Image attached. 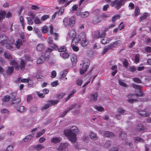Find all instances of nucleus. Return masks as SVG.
I'll return each instance as SVG.
<instances>
[{"mask_svg": "<svg viewBox=\"0 0 151 151\" xmlns=\"http://www.w3.org/2000/svg\"><path fill=\"white\" fill-rule=\"evenodd\" d=\"M79 130L75 126L72 127L70 129H67L64 131L65 135L68 139L72 142H75L76 134H78Z\"/></svg>", "mask_w": 151, "mask_h": 151, "instance_id": "1", "label": "nucleus"}, {"mask_svg": "<svg viewBox=\"0 0 151 151\" xmlns=\"http://www.w3.org/2000/svg\"><path fill=\"white\" fill-rule=\"evenodd\" d=\"M75 18L73 16L69 18L67 17L64 18L63 22L65 26L72 27L75 24Z\"/></svg>", "mask_w": 151, "mask_h": 151, "instance_id": "2", "label": "nucleus"}, {"mask_svg": "<svg viewBox=\"0 0 151 151\" xmlns=\"http://www.w3.org/2000/svg\"><path fill=\"white\" fill-rule=\"evenodd\" d=\"M10 64L14 66L15 68L16 69L18 70L20 68L22 70H23L25 66L24 61L23 60H21L20 66L18 65L17 63L14 60H12L10 62Z\"/></svg>", "mask_w": 151, "mask_h": 151, "instance_id": "3", "label": "nucleus"}, {"mask_svg": "<svg viewBox=\"0 0 151 151\" xmlns=\"http://www.w3.org/2000/svg\"><path fill=\"white\" fill-rule=\"evenodd\" d=\"M16 101L17 102H13L11 105L13 106L15 108H16L17 110L19 112H23L26 111L25 109L24 106L18 105V104L20 102L21 100L19 98H17L16 99Z\"/></svg>", "mask_w": 151, "mask_h": 151, "instance_id": "4", "label": "nucleus"}, {"mask_svg": "<svg viewBox=\"0 0 151 151\" xmlns=\"http://www.w3.org/2000/svg\"><path fill=\"white\" fill-rule=\"evenodd\" d=\"M124 4V2L123 0H116L111 2L110 5L111 6H114L116 9L119 10Z\"/></svg>", "mask_w": 151, "mask_h": 151, "instance_id": "5", "label": "nucleus"}, {"mask_svg": "<svg viewBox=\"0 0 151 151\" xmlns=\"http://www.w3.org/2000/svg\"><path fill=\"white\" fill-rule=\"evenodd\" d=\"M80 37V40L81 41V44L83 47H86L88 44V41L86 39V35L84 33L81 34L79 35Z\"/></svg>", "mask_w": 151, "mask_h": 151, "instance_id": "6", "label": "nucleus"}, {"mask_svg": "<svg viewBox=\"0 0 151 151\" xmlns=\"http://www.w3.org/2000/svg\"><path fill=\"white\" fill-rule=\"evenodd\" d=\"M89 65L90 62L88 60H87L86 62L83 63L82 68L80 70V73L81 75L85 73L89 67Z\"/></svg>", "mask_w": 151, "mask_h": 151, "instance_id": "7", "label": "nucleus"}, {"mask_svg": "<svg viewBox=\"0 0 151 151\" xmlns=\"http://www.w3.org/2000/svg\"><path fill=\"white\" fill-rule=\"evenodd\" d=\"M132 86L134 88L139 90V93H136L135 94V95L137 97L139 96H143V93L142 91L141 90V86L138 85L134 84H132Z\"/></svg>", "mask_w": 151, "mask_h": 151, "instance_id": "8", "label": "nucleus"}, {"mask_svg": "<svg viewBox=\"0 0 151 151\" xmlns=\"http://www.w3.org/2000/svg\"><path fill=\"white\" fill-rule=\"evenodd\" d=\"M8 38L6 35H0V44L3 45L7 42Z\"/></svg>", "mask_w": 151, "mask_h": 151, "instance_id": "9", "label": "nucleus"}, {"mask_svg": "<svg viewBox=\"0 0 151 151\" xmlns=\"http://www.w3.org/2000/svg\"><path fill=\"white\" fill-rule=\"evenodd\" d=\"M105 32L106 31L96 32L94 34V37L96 39L102 38L106 35Z\"/></svg>", "mask_w": 151, "mask_h": 151, "instance_id": "10", "label": "nucleus"}, {"mask_svg": "<svg viewBox=\"0 0 151 151\" xmlns=\"http://www.w3.org/2000/svg\"><path fill=\"white\" fill-rule=\"evenodd\" d=\"M76 33L75 31L72 29L70 30L68 33V36H67V39L69 40V39H71L74 38L76 37Z\"/></svg>", "mask_w": 151, "mask_h": 151, "instance_id": "11", "label": "nucleus"}, {"mask_svg": "<svg viewBox=\"0 0 151 151\" xmlns=\"http://www.w3.org/2000/svg\"><path fill=\"white\" fill-rule=\"evenodd\" d=\"M75 106V105H73L70 106L67 110H65L62 114L60 115V117H63L65 116L68 112L73 109Z\"/></svg>", "mask_w": 151, "mask_h": 151, "instance_id": "12", "label": "nucleus"}, {"mask_svg": "<svg viewBox=\"0 0 151 151\" xmlns=\"http://www.w3.org/2000/svg\"><path fill=\"white\" fill-rule=\"evenodd\" d=\"M89 15V12H85L82 13H78L77 15L79 16L82 18H84L88 16Z\"/></svg>", "mask_w": 151, "mask_h": 151, "instance_id": "13", "label": "nucleus"}, {"mask_svg": "<svg viewBox=\"0 0 151 151\" xmlns=\"http://www.w3.org/2000/svg\"><path fill=\"white\" fill-rule=\"evenodd\" d=\"M70 60L72 62L73 65H75L77 62L76 55L74 54H73L70 56Z\"/></svg>", "mask_w": 151, "mask_h": 151, "instance_id": "14", "label": "nucleus"}, {"mask_svg": "<svg viewBox=\"0 0 151 151\" xmlns=\"http://www.w3.org/2000/svg\"><path fill=\"white\" fill-rule=\"evenodd\" d=\"M34 135V133L27 135L23 139V141L24 142L29 141L32 138Z\"/></svg>", "mask_w": 151, "mask_h": 151, "instance_id": "15", "label": "nucleus"}, {"mask_svg": "<svg viewBox=\"0 0 151 151\" xmlns=\"http://www.w3.org/2000/svg\"><path fill=\"white\" fill-rule=\"evenodd\" d=\"M46 57L44 55H41L37 60V63L38 64H42L44 62Z\"/></svg>", "mask_w": 151, "mask_h": 151, "instance_id": "16", "label": "nucleus"}, {"mask_svg": "<svg viewBox=\"0 0 151 151\" xmlns=\"http://www.w3.org/2000/svg\"><path fill=\"white\" fill-rule=\"evenodd\" d=\"M50 32L51 35H53L54 36V39L55 40H58V34L57 33H53V28L52 26H50Z\"/></svg>", "mask_w": 151, "mask_h": 151, "instance_id": "17", "label": "nucleus"}, {"mask_svg": "<svg viewBox=\"0 0 151 151\" xmlns=\"http://www.w3.org/2000/svg\"><path fill=\"white\" fill-rule=\"evenodd\" d=\"M101 20V17L96 16L93 18V22L94 24H96L100 22Z\"/></svg>", "mask_w": 151, "mask_h": 151, "instance_id": "18", "label": "nucleus"}, {"mask_svg": "<svg viewBox=\"0 0 151 151\" xmlns=\"http://www.w3.org/2000/svg\"><path fill=\"white\" fill-rule=\"evenodd\" d=\"M90 97L91 100L95 101L97 99L98 94L96 93H92Z\"/></svg>", "mask_w": 151, "mask_h": 151, "instance_id": "19", "label": "nucleus"}, {"mask_svg": "<svg viewBox=\"0 0 151 151\" xmlns=\"http://www.w3.org/2000/svg\"><path fill=\"white\" fill-rule=\"evenodd\" d=\"M150 14L147 13H144L140 17L139 21V22H141L142 20L146 19V18L150 16Z\"/></svg>", "mask_w": 151, "mask_h": 151, "instance_id": "20", "label": "nucleus"}, {"mask_svg": "<svg viewBox=\"0 0 151 151\" xmlns=\"http://www.w3.org/2000/svg\"><path fill=\"white\" fill-rule=\"evenodd\" d=\"M14 68L12 66H8L6 70V73L7 75H11L13 72Z\"/></svg>", "mask_w": 151, "mask_h": 151, "instance_id": "21", "label": "nucleus"}, {"mask_svg": "<svg viewBox=\"0 0 151 151\" xmlns=\"http://www.w3.org/2000/svg\"><path fill=\"white\" fill-rule=\"evenodd\" d=\"M90 138L93 140H97L98 139V138L96 134L92 132H91L89 134Z\"/></svg>", "mask_w": 151, "mask_h": 151, "instance_id": "22", "label": "nucleus"}, {"mask_svg": "<svg viewBox=\"0 0 151 151\" xmlns=\"http://www.w3.org/2000/svg\"><path fill=\"white\" fill-rule=\"evenodd\" d=\"M109 39L106 37H104L101 40V42L102 44H106L109 43Z\"/></svg>", "mask_w": 151, "mask_h": 151, "instance_id": "23", "label": "nucleus"}, {"mask_svg": "<svg viewBox=\"0 0 151 151\" xmlns=\"http://www.w3.org/2000/svg\"><path fill=\"white\" fill-rule=\"evenodd\" d=\"M104 134L105 136L110 138H111L114 136V134L113 133L108 131L104 132Z\"/></svg>", "mask_w": 151, "mask_h": 151, "instance_id": "24", "label": "nucleus"}, {"mask_svg": "<svg viewBox=\"0 0 151 151\" xmlns=\"http://www.w3.org/2000/svg\"><path fill=\"white\" fill-rule=\"evenodd\" d=\"M137 113L141 116H147L149 115L145 111L142 110L139 111L137 112Z\"/></svg>", "mask_w": 151, "mask_h": 151, "instance_id": "25", "label": "nucleus"}, {"mask_svg": "<svg viewBox=\"0 0 151 151\" xmlns=\"http://www.w3.org/2000/svg\"><path fill=\"white\" fill-rule=\"evenodd\" d=\"M71 45H77L79 41V39L77 37H75L71 39Z\"/></svg>", "mask_w": 151, "mask_h": 151, "instance_id": "26", "label": "nucleus"}, {"mask_svg": "<svg viewBox=\"0 0 151 151\" xmlns=\"http://www.w3.org/2000/svg\"><path fill=\"white\" fill-rule=\"evenodd\" d=\"M127 134L125 132H122L120 134H119V137H121L122 139L123 140L126 139Z\"/></svg>", "mask_w": 151, "mask_h": 151, "instance_id": "27", "label": "nucleus"}, {"mask_svg": "<svg viewBox=\"0 0 151 151\" xmlns=\"http://www.w3.org/2000/svg\"><path fill=\"white\" fill-rule=\"evenodd\" d=\"M6 15V12L5 11H0V21L2 20L5 17Z\"/></svg>", "mask_w": 151, "mask_h": 151, "instance_id": "28", "label": "nucleus"}, {"mask_svg": "<svg viewBox=\"0 0 151 151\" xmlns=\"http://www.w3.org/2000/svg\"><path fill=\"white\" fill-rule=\"evenodd\" d=\"M136 129L138 131H142L144 129V127L142 124H139L136 126Z\"/></svg>", "mask_w": 151, "mask_h": 151, "instance_id": "29", "label": "nucleus"}, {"mask_svg": "<svg viewBox=\"0 0 151 151\" xmlns=\"http://www.w3.org/2000/svg\"><path fill=\"white\" fill-rule=\"evenodd\" d=\"M4 56L6 58L10 59L12 58V56L10 53L8 52H5L4 53Z\"/></svg>", "mask_w": 151, "mask_h": 151, "instance_id": "30", "label": "nucleus"}, {"mask_svg": "<svg viewBox=\"0 0 151 151\" xmlns=\"http://www.w3.org/2000/svg\"><path fill=\"white\" fill-rule=\"evenodd\" d=\"M61 141V140L58 137H55L52 138L51 140V142H53L54 143H58Z\"/></svg>", "mask_w": 151, "mask_h": 151, "instance_id": "31", "label": "nucleus"}, {"mask_svg": "<svg viewBox=\"0 0 151 151\" xmlns=\"http://www.w3.org/2000/svg\"><path fill=\"white\" fill-rule=\"evenodd\" d=\"M60 55L64 59L68 58L69 56V54L68 53L65 52L60 53Z\"/></svg>", "mask_w": 151, "mask_h": 151, "instance_id": "32", "label": "nucleus"}, {"mask_svg": "<svg viewBox=\"0 0 151 151\" xmlns=\"http://www.w3.org/2000/svg\"><path fill=\"white\" fill-rule=\"evenodd\" d=\"M44 46L42 44H39L36 47L37 49L39 51H42L44 48Z\"/></svg>", "mask_w": 151, "mask_h": 151, "instance_id": "33", "label": "nucleus"}, {"mask_svg": "<svg viewBox=\"0 0 151 151\" xmlns=\"http://www.w3.org/2000/svg\"><path fill=\"white\" fill-rule=\"evenodd\" d=\"M45 132V130L44 129H43L41 131L38 132L36 135V137L38 138L41 136V135L44 134Z\"/></svg>", "mask_w": 151, "mask_h": 151, "instance_id": "34", "label": "nucleus"}, {"mask_svg": "<svg viewBox=\"0 0 151 151\" xmlns=\"http://www.w3.org/2000/svg\"><path fill=\"white\" fill-rule=\"evenodd\" d=\"M22 44V42L21 40H18L16 41V43L15 44V46L16 47L19 48Z\"/></svg>", "mask_w": 151, "mask_h": 151, "instance_id": "35", "label": "nucleus"}, {"mask_svg": "<svg viewBox=\"0 0 151 151\" xmlns=\"http://www.w3.org/2000/svg\"><path fill=\"white\" fill-rule=\"evenodd\" d=\"M44 148V147L41 144H39L36 145L35 147V149L37 150L40 151L42 149Z\"/></svg>", "mask_w": 151, "mask_h": 151, "instance_id": "36", "label": "nucleus"}, {"mask_svg": "<svg viewBox=\"0 0 151 151\" xmlns=\"http://www.w3.org/2000/svg\"><path fill=\"white\" fill-rule=\"evenodd\" d=\"M16 95V94L15 93H12L11 95V96L10 97V99H12V100L14 101V102H17V101H16V99L15 100Z\"/></svg>", "mask_w": 151, "mask_h": 151, "instance_id": "37", "label": "nucleus"}, {"mask_svg": "<svg viewBox=\"0 0 151 151\" xmlns=\"http://www.w3.org/2000/svg\"><path fill=\"white\" fill-rule=\"evenodd\" d=\"M68 72L66 70H64L63 71L61 72V78H64L67 74Z\"/></svg>", "mask_w": 151, "mask_h": 151, "instance_id": "38", "label": "nucleus"}, {"mask_svg": "<svg viewBox=\"0 0 151 151\" xmlns=\"http://www.w3.org/2000/svg\"><path fill=\"white\" fill-rule=\"evenodd\" d=\"M52 50H53L52 49L49 48H48L47 50L46 51L45 54V57H46V58H47V56H48V54L51 52Z\"/></svg>", "mask_w": 151, "mask_h": 151, "instance_id": "39", "label": "nucleus"}, {"mask_svg": "<svg viewBox=\"0 0 151 151\" xmlns=\"http://www.w3.org/2000/svg\"><path fill=\"white\" fill-rule=\"evenodd\" d=\"M134 140L135 142H143L144 141L142 139L139 137H135Z\"/></svg>", "mask_w": 151, "mask_h": 151, "instance_id": "40", "label": "nucleus"}, {"mask_svg": "<svg viewBox=\"0 0 151 151\" xmlns=\"http://www.w3.org/2000/svg\"><path fill=\"white\" fill-rule=\"evenodd\" d=\"M10 99V96L8 95H7L5 96L2 99L3 102H7Z\"/></svg>", "mask_w": 151, "mask_h": 151, "instance_id": "41", "label": "nucleus"}, {"mask_svg": "<svg viewBox=\"0 0 151 151\" xmlns=\"http://www.w3.org/2000/svg\"><path fill=\"white\" fill-rule=\"evenodd\" d=\"M140 10L138 7H137L135 9L134 15L135 17L137 16L139 14Z\"/></svg>", "mask_w": 151, "mask_h": 151, "instance_id": "42", "label": "nucleus"}, {"mask_svg": "<svg viewBox=\"0 0 151 151\" xmlns=\"http://www.w3.org/2000/svg\"><path fill=\"white\" fill-rule=\"evenodd\" d=\"M59 101V100H50L49 101V102L51 105H55L57 104L58 102Z\"/></svg>", "mask_w": 151, "mask_h": 151, "instance_id": "43", "label": "nucleus"}, {"mask_svg": "<svg viewBox=\"0 0 151 151\" xmlns=\"http://www.w3.org/2000/svg\"><path fill=\"white\" fill-rule=\"evenodd\" d=\"M32 19V18L29 17H27V24L29 25H32L33 23V21Z\"/></svg>", "mask_w": 151, "mask_h": 151, "instance_id": "44", "label": "nucleus"}, {"mask_svg": "<svg viewBox=\"0 0 151 151\" xmlns=\"http://www.w3.org/2000/svg\"><path fill=\"white\" fill-rule=\"evenodd\" d=\"M35 23L37 24H40L41 23V21L40 19L37 17H36L34 19Z\"/></svg>", "mask_w": 151, "mask_h": 151, "instance_id": "45", "label": "nucleus"}, {"mask_svg": "<svg viewBox=\"0 0 151 151\" xmlns=\"http://www.w3.org/2000/svg\"><path fill=\"white\" fill-rule=\"evenodd\" d=\"M117 112L119 114H123L125 112V110L123 109L119 108L117 109Z\"/></svg>", "mask_w": 151, "mask_h": 151, "instance_id": "46", "label": "nucleus"}, {"mask_svg": "<svg viewBox=\"0 0 151 151\" xmlns=\"http://www.w3.org/2000/svg\"><path fill=\"white\" fill-rule=\"evenodd\" d=\"M57 50H58V51L59 52H64L66 50V48L65 46H63L60 47L59 48H58V49Z\"/></svg>", "mask_w": 151, "mask_h": 151, "instance_id": "47", "label": "nucleus"}, {"mask_svg": "<svg viewBox=\"0 0 151 151\" xmlns=\"http://www.w3.org/2000/svg\"><path fill=\"white\" fill-rule=\"evenodd\" d=\"M49 46L55 50H57L58 49V46L55 44L53 43L49 45Z\"/></svg>", "mask_w": 151, "mask_h": 151, "instance_id": "48", "label": "nucleus"}, {"mask_svg": "<svg viewBox=\"0 0 151 151\" xmlns=\"http://www.w3.org/2000/svg\"><path fill=\"white\" fill-rule=\"evenodd\" d=\"M51 106L50 104H45L42 107V109L43 110L46 109H48L49 107Z\"/></svg>", "mask_w": 151, "mask_h": 151, "instance_id": "49", "label": "nucleus"}, {"mask_svg": "<svg viewBox=\"0 0 151 151\" xmlns=\"http://www.w3.org/2000/svg\"><path fill=\"white\" fill-rule=\"evenodd\" d=\"M13 41H14L13 40L11 41V43H9V44H10V45H9L8 44H6V47L7 49H12L13 48L12 44L13 43Z\"/></svg>", "mask_w": 151, "mask_h": 151, "instance_id": "50", "label": "nucleus"}, {"mask_svg": "<svg viewBox=\"0 0 151 151\" xmlns=\"http://www.w3.org/2000/svg\"><path fill=\"white\" fill-rule=\"evenodd\" d=\"M140 55L139 54H137L135 57V61L136 63H138L139 62Z\"/></svg>", "mask_w": 151, "mask_h": 151, "instance_id": "51", "label": "nucleus"}, {"mask_svg": "<svg viewBox=\"0 0 151 151\" xmlns=\"http://www.w3.org/2000/svg\"><path fill=\"white\" fill-rule=\"evenodd\" d=\"M76 92V90H73L70 93L68 96V99H70L72 96H73L74 94Z\"/></svg>", "mask_w": 151, "mask_h": 151, "instance_id": "52", "label": "nucleus"}, {"mask_svg": "<svg viewBox=\"0 0 151 151\" xmlns=\"http://www.w3.org/2000/svg\"><path fill=\"white\" fill-rule=\"evenodd\" d=\"M29 15L30 16L31 18L32 19H34L36 17L35 14L32 12H29Z\"/></svg>", "mask_w": 151, "mask_h": 151, "instance_id": "53", "label": "nucleus"}, {"mask_svg": "<svg viewBox=\"0 0 151 151\" xmlns=\"http://www.w3.org/2000/svg\"><path fill=\"white\" fill-rule=\"evenodd\" d=\"M58 85V81H55L51 83V86L52 87H55Z\"/></svg>", "mask_w": 151, "mask_h": 151, "instance_id": "54", "label": "nucleus"}, {"mask_svg": "<svg viewBox=\"0 0 151 151\" xmlns=\"http://www.w3.org/2000/svg\"><path fill=\"white\" fill-rule=\"evenodd\" d=\"M119 84L122 86L126 87L127 86V85L123 82V81L120 80H118Z\"/></svg>", "mask_w": 151, "mask_h": 151, "instance_id": "55", "label": "nucleus"}, {"mask_svg": "<svg viewBox=\"0 0 151 151\" xmlns=\"http://www.w3.org/2000/svg\"><path fill=\"white\" fill-rule=\"evenodd\" d=\"M65 95V93H61L57 95V98L60 99L63 98Z\"/></svg>", "mask_w": 151, "mask_h": 151, "instance_id": "56", "label": "nucleus"}, {"mask_svg": "<svg viewBox=\"0 0 151 151\" xmlns=\"http://www.w3.org/2000/svg\"><path fill=\"white\" fill-rule=\"evenodd\" d=\"M111 142L110 141H107L104 144V146L106 147H109L111 146Z\"/></svg>", "mask_w": 151, "mask_h": 151, "instance_id": "57", "label": "nucleus"}, {"mask_svg": "<svg viewBox=\"0 0 151 151\" xmlns=\"http://www.w3.org/2000/svg\"><path fill=\"white\" fill-rule=\"evenodd\" d=\"M49 16L47 15H45L42 16L41 18V20L42 21H44L49 18Z\"/></svg>", "mask_w": 151, "mask_h": 151, "instance_id": "58", "label": "nucleus"}, {"mask_svg": "<svg viewBox=\"0 0 151 151\" xmlns=\"http://www.w3.org/2000/svg\"><path fill=\"white\" fill-rule=\"evenodd\" d=\"M31 111L34 112L36 111L37 110V108L36 106H32L30 108Z\"/></svg>", "mask_w": 151, "mask_h": 151, "instance_id": "59", "label": "nucleus"}, {"mask_svg": "<svg viewBox=\"0 0 151 151\" xmlns=\"http://www.w3.org/2000/svg\"><path fill=\"white\" fill-rule=\"evenodd\" d=\"M96 109L99 111H104V108L101 106H96Z\"/></svg>", "mask_w": 151, "mask_h": 151, "instance_id": "60", "label": "nucleus"}, {"mask_svg": "<svg viewBox=\"0 0 151 151\" xmlns=\"http://www.w3.org/2000/svg\"><path fill=\"white\" fill-rule=\"evenodd\" d=\"M83 81L81 80L78 79L76 82V84L79 86H81L82 84Z\"/></svg>", "mask_w": 151, "mask_h": 151, "instance_id": "61", "label": "nucleus"}, {"mask_svg": "<svg viewBox=\"0 0 151 151\" xmlns=\"http://www.w3.org/2000/svg\"><path fill=\"white\" fill-rule=\"evenodd\" d=\"M114 45L112 44V43H111L106 46V47L107 49L108 50H109L111 49L114 47Z\"/></svg>", "mask_w": 151, "mask_h": 151, "instance_id": "62", "label": "nucleus"}, {"mask_svg": "<svg viewBox=\"0 0 151 151\" xmlns=\"http://www.w3.org/2000/svg\"><path fill=\"white\" fill-rule=\"evenodd\" d=\"M146 52L148 53L151 52V47L149 46L146 47L145 49Z\"/></svg>", "mask_w": 151, "mask_h": 151, "instance_id": "63", "label": "nucleus"}, {"mask_svg": "<svg viewBox=\"0 0 151 151\" xmlns=\"http://www.w3.org/2000/svg\"><path fill=\"white\" fill-rule=\"evenodd\" d=\"M13 150V147L12 145L9 146L6 148L7 151H12Z\"/></svg>", "mask_w": 151, "mask_h": 151, "instance_id": "64", "label": "nucleus"}]
</instances>
